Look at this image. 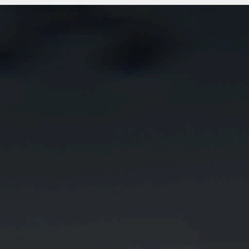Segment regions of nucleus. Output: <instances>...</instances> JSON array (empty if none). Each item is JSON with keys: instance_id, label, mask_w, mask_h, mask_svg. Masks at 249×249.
I'll use <instances>...</instances> for the list:
<instances>
[{"instance_id": "f257e3e1", "label": "nucleus", "mask_w": 249, "mask_h": 249, "mask_svg": "<svg viewBox=\"0 0 249 249\" xmlns=\"http://www.w3.org/2000/svg\"><path fill=\"white\" fill-rule=\"evenodd\" d=\"M12 12V104H16V5H0V14L3 16H9Z\"/></svg>"}, {"instance_id": "f03ea898", "label": "nucleus", "mask_w": 249, "mask_h": 249, "mask_svg": "<svg viewBox=\"0 0 249 249\" xmlns=\"http://www.w3.org/2000/svg\"><path fill=\"white\" fill-rule=\"evenodd\" d=\"M33 5H17V71H18V14L21 13L25 14L27 13L28 8ZM18 73H17V78ZM17 105H18V83H17Z\"/></svg>"}, {"instance_id": "7ed1b4c3", "label": "nucleus", "mask_w": 249, "mask_h": 249, "mask_svg": "<svg viewBox=\"0 0 249 249\" xmlns=\"http://www.w3.org/2000/svg\"><path fill=\"white\" fill-rule=\"evenodd\" d=\"M165 7L178 6V5H163ZM182 7H240L249 6V5H179Z\"/></svg>"}, {"instance_id": "20e7f679", "label": "nucleus", "mask_w": 249, "mask_h": 249, "mask_svg": "<svg viewBox=\"0 0 249 249\" xmlns=\"http://www.w3.org/2000/svg\"><path fill=\"white\" fill-rule=\"evenodd\" d=\"M82 6L84 7H89V6H94L93 5H82Z\"/></svg>"}, {"instance_id": "39448f33", "label": "nucleus", "mask_w": 249, "mask_h": 249, "mask_svg": "<svg viewBox=\"0 0 249 249\" xmlns=\"http://www.w3.org/2000/svg\"><path fill=\"white\" fill-rule=\"evenodd\" d=\"M37 6H43V7H44V6H51L50 5H38Z\"/></svg>"}, {"instance_id": "423d86ee", "label": "nucleus", "mask_w": 249, "mask_h": 249, "mask_svg": "<svg viewBox=\"0 0 249 249\" xmlns=\"http://www.w3.org/2000/svg\"><path fill=\"white\" fill-rule=\"evenodd\" d=\"M65 6H70V5H66ZM73 6L76 7L78 6L77 5H73Z\"/></svg>"}]
</instances>
